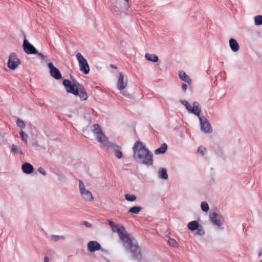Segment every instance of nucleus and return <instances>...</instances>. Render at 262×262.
<instances>
[{"label":"nucleus","mask_w":262,"mask_h":262,"mask_svg":"<svg viewBox=\"0 0 262 262\" xmlns=\"http://www.w3.org/2000/svg\"><path fill=\"white\" fill-rule=\"evenodd\" d=\"M142 210V208L140 206H133L129 208L128 212L131 214H138Z\"/></svg>","instance_id":"23"},{"label":"nucleus","mask_w":262,"mask_h":262,"mask_svg":"<svg viewBox=\"0 0 262 262\" xmlns=\"http://www.w3.org/2000/svg\"><path fill=\"white\" fill-rule=\"evenodd\" d=\"M21 63L20 60L14 53H11L9 56L8 67L11 70L15 69Z\"/></svg>","instance_id":"10"},{"label":"nucleus","mask_w":262,"mask_h":262,"mask_svg":"<svg viewBox=\"0 0 262 262\" xmlns=\"http://www.w3.org/2000/svg\"><path fill=\"white\" fill-rule=\"evenodd\" d=\"M108 222L112 231L118 233L119 237L122 242L128 240L129 235L123 226L116 225L111 220H108Z\"/></svg>","instance_id":"6"},{"label":"nucleus","mask_w":262,"mask_h":262,"mask_svg":"<svg viewBox=\"0 0 262 262\" xmlns=\"http://www.w3.org/2000/svg\"><path fill=\"white\" fill-rule=\"evenodd\" d=\"M114 154H115V156L118 158V159H120L122 158V152L119 150V149H115L114 150Z\"/></svg>","instance_id":"32"},{"label":"nucleus","mask_w":262,"mask_h":262,"mask_svg":"<svg viewBox=\"0 0 262 262\" xmlns=\"http://www.w3.org/2000/svg\"><path fill=\"white\" fill-rule=\"evenodd\" d=\"M82 225H84L85 227H88V228H91L92 227V224H91L90 223H89L87 221H84L82 223Z\"/></svg>","instance_id":"38"},{"label":"nucleus","mask_w":262,"mask_h":262,"mask_svg":"<svg viewBox=\"0 0 262 262\" xmlns=\"http://www.w3.org/2000/svg\"><path fill=\"white\" fill-rule=\"evenodd\" d=\"M259 262H262V260H260Z\"/></svg>","instance_id":"44"},{"label":"nucleus","mask_w":262,"mask_h":262,"mask_svg":"<svg viewBox=\"0 0 262 262\" xmlns=\"http://www.w3.org/2000/svg\"><path fill=\"white\" fill-rule=\"evenodd\" d=\"M16 124L18 127L21 128H25L26 126L24 121L20 118H17L16 120Z\"/></svg>","instance_id":"31"},{"label":"nucleus","mask_w":262,"mask_h":262,"mask_svg":"<svg viewBox=\"0 0 262 262\" xmlns=\"http://www.w3.org/2000/svg\"><path fill=\"white\" fill-rule=\"evenodd\" d=\"M101 247L100 244L97 241H91L88 244V249L91 252L99 250Z\"/></svg>","instance_id":"13"},{"label":"nucleus","mask_w":262,"mask_h":262,"mask_svg":"<svg viewBox=\"0 0 262 262\" xmlns=\"http://www.w3.org/2000/svg\"><path fill=\"white\" fill-rule=\"evenodd\" d=\"M224 219L221 214L214 212V225L220 227L223 225Z\"/></svg>","instance_id":"17"},{"label":"nucleus","mask_w":262,"mask_h":262,"mask_svg":"<svg viewBox=\"0 0 262 262\" xmlns=\"http://www.w3.org/2000/svg\"><path fill=\"white\" fill-rule=\"evenodd\" d=\"M200 226L199 223L196 221H193L190 222L188 224V228L191 231H194L196 230Z\"/></svg>","instance_id":"22"},{"label":"nucleus","mask_w":262,"mask_h":262,"mask_svg":"<svg viewBox=\"0 0 262 262\" xmlns=\"http://www.w3.org/2000/svg\"><path fill=\"white\" fill-rule=\"evenodd\" d=\"M130 5V2L129 0H127V2L126 0H123V2L117 0L112 6V11L117 15L128 14V9Z\"/></svg>","instance_id":"5"},{"label":"nucleus","mask_w":262,"mask_h":262,"mask_svg":"<svg viewBox=\"0 0 262 262\" xmlns=\"http://www.w3.org/2000/svg\"><path fill=\"white\" fill-rule=\"evenodd\" d=\"M111 67H112V68H117V67H116V66H113V65H112V64L111 65Z\"/></svg>","instance_id":"43"},{"label":"nucleus","mask_w":262,"mask_h":262,"mask_svg":"<svg viewBox=\"0 0 262 262\" xmlns=\"http://www.w3.org/2000/svg\"><path fill=\"white\" fill-rule=\"evenodd\" d=\"M229 45L232 51H233V52H237L238 51L239 47L238 42L235 39L233 38H231L229 40Z\"/></svg>","instance_id":"19"},{"label":"nucleus","mask_w":262,"mask_h":262,"mask_svg":"<svg viewBox=\"0 0 262 262\" xmlns=\"http://www.w3.org/2000/svg\"><path fill=\"white\" fill-rule=\"evenodd\" d=\"M210 221L213 223V214H210Z\"/></svg>","instance_id":"41"},{"label":"nucleus","mask_w":262,"mask_h":262,"mask_svg":"<svg viewBox=\"0 0 262 262\" xmlns=\"http://www.w3.org/2000/svg\"><path fill=\"white\" fill-rule=\"evenodd\" d=\"M179 78L185 82L187 83L188 85H190L192 83V80L190 77L187 75L186 73L183 71L179 72Z\"/></svg>","instance_id":"15"},{"label":"nucleus","mask_w":262,"mask_h":262,"mask_svg":"<svg viewBox=\"0 0 262 262\" xmlns=\"http://www.w3.org/2000/svg\"><path fill=\"white\" fill-rule=\"evenodd\" d=\"M92 132L96 136L97 140L105 146L108 145V141L107 138L103 133L102 130L99 125L94 124L93 125Z\"/></svg>","instance_id":"7"},{"label":"nucleus","mask_w":262,"mask_h":262,"mask_svg":"<svg viewBox=\"0 0 262 262\" xmlns=\"http://www.w3.org/2000/svg\"><path fill=\"white\" fill-rule=\"evenodd\" d=\"M201 207L203 211H208L209 208L208 204L206 202H202L201 204Z\"/></svg>","instance_id":"30"},{"label":"nucleus","mask_w":262,"mask_h":262,"mask_svg":"<svg viewBox=\"0 0 262 262\" xmlns=\"http://www.w3.org/2000/svg\"><path fill=\"white\" fill-rule=\"evenodd\" d=\"M188 84L187 83H183L182 84V89L183 92H185L188 88Z\"/></svg>","instance_id":"36"},{"label":"nucleus","mask_w":262,"mask_h":262,"mask_svg":"<svg viewBox=\"0 0 262 262\" xmlns=\"http://www.w3.org/2000/svg\"><path fill=\"white\" fill-rule=\"evenodd\" d=\"M33 170V166L29 163L25 162L22 165V170L26 174L31 173Z\"/></svg>","instance_id":"16"},{"label":"nucleus","mask_w":262,"mask_h":262,"mask_svg":"<svg viewBox=\"0 0 262 262\" xmlns=\"http://www.w3.org/2000/svg\"><path fill=\"white\" fill-rule=\"evenodd\" d=\"M79 188L82 198L86 202H92L94 200L92 193L85 187L84 183L79 180Z\"/></svg>","instance_id":"8"},{"label":"nucleus","mask_w":262,"mask_h":262,"mask_svg":"<svg viewBox=\"0 0 262 262\" xmlns=\"http://www.w3.org/2000/svg\"><path fill=\"white\" fill-rule=\"evenodd\" d=\"M48 67L50 69V74L55 79L58 80L61 78V74L59 70L54 66L52 62L48 63Z\"/></svg>","instance_id":"12"},{"label":"nucleus","mask_w":262,"mask_h":262,"mask_svg":"<svg viewBox=\"0 0 262 262\" xmlns=\"http://www.w3.org/2000/svg\"><path fill=\"white\" fill-rule=\"evenodd\" d=\"M168 244L171 247H177L178 246V244L177 242V241L173 238H170L168 241Z\"/></svg>","instance_id":"28"},{"label":"nucleus","mask_w":262,"mask_h":262,"mask_svg":"<svg viewBox=\"0 0 262 262\" xmlns=\"http://www.w3.org/2000/svg\"><path fill=\"white\" fill-rule=\"evenodd\" d=\"M38 171L40 173H41V174H42L43 176H45L46 174V172L45 170L41 167H40L38 168Z\"/></svg>","instance_id":"37"},{"label":"nucleus","mask_w":262,"mask_h":262,"mask_svg":"<svg viewBox=\"0 0 262 262\" xmlns=\"http://www.w3.org/2000/svg\"><path fill=\"white\" fill-rule=\"evenodd\" d=\"M76 56L80 71L84 74H88L90 72V67L86 60L80 53H77Z\"/></svg>","instance_id":"9"},{"label":"nucleus","mask_w":262,"mask_h":262,"mask_svg":"<svg viewBox=\"0 0 262 262\" xmlns=\"http://www.w3.org/2000/svg\"><path fill=\"white\" fill-rule=\"evenodd\" d=\"M180 102L185 106L189 113L193 114L199 117L200 122L201 130L203 132L208 133L211 132L212 128L209 122L204 116L200 115L201 107L198 102H194L193 103V107L186 100H181Z\"/></svg>","instance_id":"2"},{"label":"nucleus","mask_w":262,"mask_h":262,"mask_svg":"<svg viewBox=\"0 0 262 262\" xmlns=\"http://www.w3.org/2000/svg\"><path fill=\"white\" fill-rule=\"evenodd\" d=\"M17 152H19L20 155H22L23 154L20 148H19L18 149Z\"/></svg>","instance_id":"42"},{"label":"nucleus","mask_w":262,"mask_h":262,"mask_svg":"<svg viewBox=\"0 0 262 262\" xmlns=\"http://www.w3.org/2000/svg\"><path fill=\"white\" fill-rule=\"evenodd\" d=\"M125 199L130 202L135 201L136 200V196L134 194H130L129 193H127L125 194Z\"/></svg>","instance_id":"25"},{"label":"nucleus","mask_w":262,"mask_h":262,"mask_svg":"<svg viewBox=\"0 0 262 262\" xmlns=\"http://www.w3.org/2000/svg\"><path fill=\"white\" fill-rule=\"evenodd\" d=\"M19 148L17 147L16 145L15 144H13L11 147V152H17L18 149Z\"/></svg>","instance_id":"35"},{"label":"nucleus","mask_w":262,"mask_h":262,"mask_svg":"<svg viewBox=\"0 0 262 262\" xmlns=\"http://www.w3.org/2000/svg\"><path fill=\"white\" fill-rule=\"evenodd\" d=\"M196 230V233L198 234L202 235L204 234V231L202 229V227L200 225L199 227Z\"/></svg>","instance_id":"34"},{"label":"nucleus","mask_w":262,"mask_h":262,"mask_svg":"<svg viewBox=\"0 0 262 262\" xmlns=\"http://www.w3.org/2000/svg\"><path fill=\"white\" fill-rule=\"evenodd\" d=\"M20 137L21 140L25 144H27L28 136L27 134L23 130H20L19 132Z\"/></svg>","instance_id":"24"},{"label":"nucleus","mask_w":262,"mask_h":262,"mask_svg":"<svg viewBox=\"0 0 262 262\" xmlns=\"http://www.w3.org/2000/svg\"><path fill=\"white\" fill-rule=\"evenodd\" d=\"M254 22L256 25H262V15H257L254 18Z\"/></svg>","instance_id":"29"},{"label":"nucleus","mask_w":262,"mask_h":262,"mask_svg":"<svg viewBox=\"0 0 262 262\" xmlns=\"http://www.w3.org/2000/svg\"><path fill=\"white\" fill-rule=\"evenodd\" d=\"M36 54H37L38 55V56L40 58V59L41 60H46V59L48 57V56H45L41 53H39L38 52H37V53H36Z\"/></svg>","instance_id":"33"},{"label":"nucleus","mask_w":262,"mask_h":262,"mask_svg":"<svg viewBox=\"0 0 262 262\" xmlns=\"http://www.w3.org/2000/svg\"><path fill=\"white\" fill-rule=\"evenodd\" d=\"M122 94L125 97L131 98V95H130L127 91H123L122 92Z\"/></svg>","instance_id":"39"},{"label":"nucleus","mask_w":262,"mask_h":262,"mask_svg":"<svg viewBox=\"0 0 262 262\" xmlns=\"http://www.w3.org/2000/svg\"><path fill=\"white\" fill-rule=\"evenodd\" d=\"M167 149V145L166 143H163L160 147L157 148L155 150V155H159L164 154L166 152Z\"/></svg>","instance_id":"21"},{"label":"nucleus","mask_w":262,"mask_h":262,"mask_svg":"<svg viewBox=\"0 0 262 262\" xmlns=\"http://www.w3.org/2000/svg\"><path fill=\"white\" fill-rule=\"evenodd\" d=\"M158 176L160 179L167 180L168 177L167 169L165 168H160L158 171Z\"/></svg>","instance_id":"18"},{"label":"nucleus","mask_w":262,"mask_h":262,"mask_svg":"<svg viewBox=\"0 0 262 262\" xmlns=\"http://www.w3.org/2000/svg\"><path fill=\"white\" fill-rule=\"evenodd\" d=\"M127 86V79L124 81V75L122 73H120L118 79L117 88L119 90L124 89Z\"/></svg>","instance_id":"14"},{"label":"nucleus","mask_w":262,"mask_h":262,"mask_svg":"<svg viewBox=\"0 0 262 262\" xmlns=\"http://www.w3.org/2000/svg\"><path fill=\"white\" fill-rule=\"evenodd\" d=\"M23 49L28 54H35L37 53L36 49L25 37L23 41Z\"/></svg>","instance_id":"11"},{"label":"nucleus","mask_w":262,"mask_h":262,"mask_svg":"<svg viewBox=\"0 0 262 262\" xmlns=\"http://www.w3.org/2000/svg\"><path fill=\"white\" fill-rule=\"evenodd\" d=\"M63 85L67 92L78 96L81 101L88 99V96L84 88L76 80L72 82L68 79H64L63 81Z\"/></svg>","instance_id":"3"},{"label":"nucleus","mask_w":262,"mask_h":262,"mask_svg":"<svg viewBox=\"0 0 262 262\" xmlns=\"http://www.w3.org/2000/svg\"><path fill=\"white\" fill-rule=\"evenodd\" d=\"M44 262H49V258L48 256H45L44 258Z\"/></svg>","instance_id":"40"},{"label":"nucleus","mask_w":262,"mask_h":262,"mask_svg":"<svg viewBox=\"0 0 262 262\" xmlns=\"http://www.w3.org/2000/svg\"><path fill=\"white\" fill-rule=\"evenodd\" d=\"M133 149V157L137 162L148 166L152 165V153L146 148L143 142L140 141L136 142Z\"/></svg>","instance_id":"1"},{"label":"nucleus","mask_w":262,"mask_h":262,"mask_svg":"<svg viewBox=\"0 0 262 262\" xmlns=\"http://www.w3.org/2000/svg\"><path fill=\"white\" fill-rule=\"evenodd\" d=\"M51 238L52 241H53L54 242H57L60 239H62V240L65 239V237L63 236L53 235L51 236Z\"/></svg>","instance_id":"27"},{"label":"nucleus","mask_w":262,"mask_h":262,"mask_svg":"<svg viewBox=\"0 0 262 262\" xmlns=\"http://www.w3.org/2000/svg\"><path fill=\"white\" fill-rule=\"evenodd\" d=\"M207 149L203 146H200L198 149V152L201 156H204L207 153Z\"/></svg>","instance_id":"26"},{"label":"nucleus","mask_w":262,"mask_h":262,"mask_svg":"<svg viewBox=\"0 0 262 262\" xmlns=\"http://www.w3.org/2000/svg\"><path fill=\"white\" fill-rule=\"evenodd\" d=\"M126 2H127V0H126Z\"/></svg>","instance_id":"45"},{"label":"nucleus","mask_w":262,"mask_h":262,"mask_svg":"<svg viewBox=\"0 0 262 262\" xmlns=\"http://www.w3.org/2000/svg\"><path fill=\"white\" fill-rule=\"evenodd\" d=\"M145 58L148 60L154 62H156L159 60V57L156 54H150L148 53L145 54Z\"/></svg>","instance_id":"20"},{"label":"nucleus","mask_w":262,"mask_h":262,"mask_svg":"<svg viewBox=\"0 0 262 262\" xmlns=\"http://www.w3.org/2000/svg\"><path fill=\"white\" fill-rule=\"evenodd\" d=\"M123 245L126 250L131 253V257L133 260H136L137 262L141 261V250L137 243H133L130 237H129L128 241L123 242Z\"/></svg>","instance_id":"4"}]
</instances>
